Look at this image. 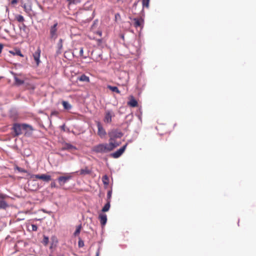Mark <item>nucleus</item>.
I'll return each instance as SVG.
<instances>
[{"label": "nucleus", "mask_w": 256, "mask_h": 256, "mask_svg": "<svg viewBox=\"0 0 256 256\" xmlns=\"http://www.w3.org/2000/svg\"><path fill=\"white\" fill-rule=\"evenodd\" d=\"M12 130L14 133V136H17L22 134V130H28L30 131L34 130L33 128L30 125L26 124H20L18 123H14L13 124Z\"/></svg>", "instance_id": "obj_1"}, {"label": "nucleus", "mask_w": 256, "mask_h": 256, "mask_svg": "<svg viewBox=\"0 0 256 256\" xmlns=\"http://www.w3.org/2000/svg\"><path fill=\"white\" fill-rule=\"evenodd\" d=\"M114 148V146L112 142L109 144H102L96 145L92 148V150L96 152H107L112 150Z\"/></svg>", "instance_id": "obj_2"}, {"label": "nucleus", "mask_w": 256, "mask_h": 256, "mask_svg": "<svg viewBox=\"0 0 256 256\" xmlns=\"http://www.w3.org/2000/svg\"><path fill=\"white\" fill-rule=\"evenodd\" d=\"M108 136H110V142H112L115 148L118 145V144L115 142V139L122 138L123 134L118 130H113L108 132Z\"/></svg>", "instance_id": "obj_3"}, {"label": "nucleus", "mask_w": 256, "mask_h": 256, "mask_svg": "<svg viewBox=\"0 0 256 256\" xmlns=\"http://www.w3.org/2000/svg\"><path fill=\"white\" fill-rule=\"evenodd\" d=\"M132 12L133 14L136 16H142V14H144V9L139 4V1H137L134 4L132 8Z\"/></svg>", "instance_id": "obj_4"}, {"label": "nucleus", "mask_w": 256, "mask_h": 256, "mask_svg": "<svg viewBox=\"0 0 256 256\" xmlns=\"http://www.w3.org/2000/svg\"><path fill=\"white\" fill-rule=\"evenodd\" d=\"M144 14H142V16H139L138 18H132L130 17V19L133 22L134 26L136 28H142L144 26V20L143 16Z\"/></svg>", "instance_id": "obj_5"}, {"label": "nucleus", "mask_w": 256, "mask_h": 256, "mask_svg": "<svg viewBox=\"0 0 256 256\" xmlns=\"http://www.w3.org/2000/svg\"><path fill=\"white\" fill-rule=\"evenodd\" d=\"M73 178V173H64L62 176H59L58 180L60 186H62Z\"/></svg>", "instance_id": "obj_6"}, {"label": "nucleus", "mask_w": 256, "mask_h": 256, "mask_svg": "<svg viewBox=\"0 0 256 256\" xmlns=\"http://www.w3.org/2000/svg\"><path fill=\"white\" fill-rule=\"evenodd\" d=\"M58 22H56L53 26H51L50 29V34L51 38L56 40L58 37Z\"/></svg>", "instance_id": "obj_7"}, {"label": "nucleus", "mask_w": 256, "mask_h": 256, "mask_svg": "<svg viewBox=\"0 0 256 256\" xmlns=\"http://www.w3.org/2000/svg\"><path fill=\"white\" fill-rule=\"evenodd\" d=\"M32 178L36 179L42 180L44 182H48L51 180V176L50 175L42 174H34L32 176Z\"/></svg>", "instance_id": "obj_8"}, {"label": "nucleus", "mask_w": 256, "mask_h": 256, "mask_svg": "<svg viewBox=\"0 0 256 256\" xmlns=\"http://www.w3.org/2000/svg\"><path fill=\"white\" fill-rule=\"evenodd\" d=\"M96 124L98 129V136H100L101 138H104L106 134V132L105 130L104 129L102 124L100 122H96Z\"/></svg>", "instance_id": "obj_9"}, {"label": "nucleus", "mask_w": 256, "mask_h": 256, "mask_svg": "<svg viewBox=\"0 0 256 256\" xmlns=\"http://www.w3.org/2000/svg\"><path fill=\"white\" fill-rule=\"evenodd\" d=\"M114 116V114L112 111L110 110H106L105 112L104 122L107 124L110 123L112 121V117Z\"/></svg>", "instance_id": "obj_10"}, {"label": "nucleus", "mask_w": 256, "mask_h": 256, "mask_svg": "<svg viewBox=\"0 0 256 256\" xmlns=\"http://www.w3.org/2000/svg\"><path fill=\"white\" fill-rule=\"evenodd\" d=\"M8 196L6 194H0V208H6L8 207V205L6 202L4 200Z\"/></svg>", "instance_id": "obj_11"}, {"label": "nucleus", "mask_w": 256, "mask_h": 256, "mask_svg": "<svg viewBox=\"0 0 256 256\" xmlns=\"http://www.w3.org/2000/svg\"><path fill=\"white\" fill-rule=\"evenodd\" d=\"M127 144H125L122 147L120 148L119 150H118L116 152L112 154V156L114 158H118L124 152L125 150V149L126 147Z\"/></svg>", "instance_id": "obj_12"}, {"label": "nucleus", "mask_w": 256, "mask_h": 256, "mask_svg": "<svg viewBox=\"0 0 256 256\" xmlns=\"http://www.w3.org/2000/svg\"><path fill=\"white\" fill-rule=\"evenodd\" d=\"M41 50L40 48H38L36 50L33 54V58L37 66H38L40 62V56Z\"/></svg>", "instance_id": "obj_13"}, {"label": "nucleus", "mask_w": 256, "mask_h": 256, "mask_svg": "<svg viewBox=\"0 0 256 256\" xmlns=\"http://www.w3.org/2000/svg\"><path fill=\"white\" fill-rule=\"evenodd\" d=\"M98 219L101 225L103 226H105L107 222V216L106 214H100L98 216Z\"/></svg>", "instance_id": "obj_14"}, {"label": "nucleus", "mask_w": 256, "mask_h": 256, "mask_svg": "<svg viewBox=\"0 0 256 256\" xmlns=\"http://www.w3.org/2000/svg\"><path fill=\"white\" fill-rule=\"evenodd\" d=\"M92 170L91 168L88 167H85L84 168H82L80 171V174L84 176L86 174H89L92 173Z\"/></svg>", "instance_id": "obj_15"}, {"label": "nucleus", "mask_w": 256, "mask_h": 256, "mask_svg": "<svg viewBox=\"0 0 256 256\" xmlns=\"http://www.w3.org/2000/svg\"><path fill=\"white\" fill-rule=\"evenodd\" d=\"M12 74L14 76L15 84L16 86H20L24 84V80L18 78L16 74L12 72Z\"/></svg>", "instance_id": "obj_16"}, {"label": "nucleus", "mask_w": 256, "mask_h": 256, "mask_svg": "<svg viewBox=\"0 0 256 256\" xmlns=\"http://www.w3.org/2000/svg\"><path fill=\"white\" fill-rule=\"evenodd\" d=\"M138 102L132 96L130 100L128 102V104L131 107H136L138 106Z\"/></svg>", "instance_id": "obj_17"}, {"label": "nucleus", "mask_w": 256, "mask_h": 256, "mask_svg": "<svg viewBox=\"0 0 256 256\" xmlns=\"http://www.w3.org/2000/svg\"><path fill=\"white\" fill-rule=\"evenodd\" d=\"M78 80L80 82H90V78L88 76L83 74L80 76L78 78Z\"/></svg>", "instance_id": "obj_18"}, {"label": "nucleus", "mask_w": 256, "mask_h": 256, "mask_svg": "<svg viewBox=\"0 0 256 256\" xmlns=\"http://www.w3.org/2000/svg\"><path fill=\"white\" fill-rule=\"evenodd\" d=\"M110 206V202L108 200L106 204L102 208V212H106L108 211Z\"/></svg>", "instance_id": "obj_19"}, {"label": "nucleus", "mask_w": 256, "mask_h": 256, "mask_svg": "<svg viewBox=\"0 0 256 256\" xmlns=\"http://www.w3.org/2000/svg\"><path fill=\"white\" fill-rule=\"evenodd\" d=\"M107 88L113 92H115L117 94H120V91L116 86H113L108 85Z\"/></svg>", "instance_id": "obj_20"}, {"label": "nucleus", "mask_w": 256, "mask_h": 256, "mask_svg": "<svg viewBox=\"0 0 256 256\" xmlns=\"http://www.w3.org/2000/svg\"><path fill=\"white\" fill-rule=\"evenodd\" d=\"M62 104L66 110H68L72 108V106L68 102L62 101Z\"/></svg>", "instance_id": "obj_21"}, {"label": "nucleus", "mask_w": 256, "mask_h": 256, "mask_svg": "<svg viewBox=\"0 0 256 256\" xmlns=\"http://www.w3.org/2000/svg\"><path fill=\"white\" fill-rule=\"evenodd\" d=\"M10 52L13 55H18L21 57H23L24 55L22 54L21 51L20 50H16L15 52L14 51H10Z\"/></svg>", "instance_id": "obj_22"}, {"label": "nucleus", "mask_w": 256, "mask_h": 256, "mask_svg": "<svg viewBox=\"0 0 256 256\" xmlns=\"http://www.w3.org/2000/svg\"><path fill=\"white\" fill-rule=\"evenodd\" d=\"M150 0H142V8H149V3Z\"/></svg>", "instance_id": "obj_23"}, {"label": "nucleus", "mask_w": 256, "mask_h": 256, "mask_svg": "<svg viewBox=\"0 0 256 256\" xmlns=\"http://www.w3.org/2000/svg\"><path fill=\"white\" fill-rule=\"evenodd\" d=\"M22 7L24 8V11L27 13H29L32 10V8L30 5L24 4Z\"/></svg>", "instance_id": "obj_24"}, {"label": "nucleus", "mask_w": 256, "mask_h": 256, "mask_svg": "<svg viewBox=\"0 0 256 256\" xmlns=\"http://www.w3.org/2000/svg\"><path fill=\"white\" fill-rule=\"evenodd\" d=\"M102 180L104 185H108L109 183L108 177L106 175H104L102 178Z\"/></svg>", "instance_id": "obj_25"}, {"label": "nucleus", "mask_w": 256, "mask_h": 256, "mask_svg": "<svg viewBox=\"0 0 256 256\" xmlns=\"http://www.w3.org/2000/svg\"><path fill=\"white\" fill-rule=\"evenodd\" d=\"M16 19L20 22H24V18L23 16L20 14H18L16 16Z\"/></svg>", "instance_id": "obj_26"}, {"label": "nucleus", "mask_w": 256, "mask_h": 256, "mask_svg": "<svg viewBox=\"0 0 256 256\" xmlns=\"http://www.w3.org/2000/svg\"><path fill=\"white\" fill-rule=\"evenodd\" d=\"M79 56H80L82 57L83 58H87L88 56V55H87V56H84V48H80Z\"/></svg>", "instance_id": "obj_27"}, {"label": "nucleus", "mask_w": 256, "mask_h": 256, "mask_svg": "<svg viewBox=\"0 0 256 256\" xmlns=\"http://www.w3.org/2000/svg\"><path fill=\"white\" fill-rule=\"evenodd\" d=\"M81 229H82V225L80 224L76 227V230L75 232H74V235L75 236H78L80 232Z\"/></svg>", "instance_id": "obj_28"}, {"label": "nucleus", "mask_w": 256, "mask_h": 256, "mask_svg": "<svg viewBox=\"0 0 256 256\" xmlns=\"http://www.w3.org/2000/svg\"><path fill=\"white\" fill-rule=\"evenodd\" d=\"M14 168L16 170H17L18 172H24V173L27 172V170H24L22 168L18 167V166H15Z\"/></svg>", "instance_id": "obj_29"}, {"label": "nucleus", "mask_w": 256, "mask_h": 256, "mask_svg": "<svg viewBox=\"0 0 256 256\" xmlns=\"http://www.w3.org/2000/svg\"><path fill=\"white\" fill-rule=\"evenodd\" d=\"M48 242H49L48 238V236H44V238H43V240H42V244L44 246H46L48 244Z\"/></svg>", "instance_id": "obj_30"}, {"label": "nucleus", "mask_w": 256, "mask_h": 256, "mask_svg": "<svg viewBox=\"0 0 256 256\" xmlns=\"http://www.w3.org/2000/svg\"><path fill=\"white\" fill-rule=\"evenodd\" d=\"M112 191L109 190V191L108 192V194H107L106 202H108V200H109L110 202V198H111V197H112Z\"/></svg>", "instance_id": "obj_31"}, {"label": "nucleus", "mask_w": 256, "mask_h": 256, "mask_svg": "<svg viewBox=\"0 0 256 256\" xmlns=\"http://www.w3.org/2000/svg\"><path fill=\"white\" fill-rule=\"evenodd\" d=\"M58 48L60 50L62 48V39H60L59 40V42L58 44Z\"/></svg>", "instance_id": "obj_32"}, {"label": "nucleus", "mask_w": 256, "mask_h": 256, "mask_svg": "<svg viewBox=\"0 0 256 256\" xmlns=\"http://www.w3.org/2000/svg\"><path fill=\"white\" fill-rule=\"evenodd\" d=\"M32 230L33 231H36L37 230L38 227H37V226L36 225L32 224Z\"/></svg>", "instance_id": "obj_33"}, {"label": "nucleus", "mask_w": 256, "mask_h": 256, "mask_svg": "<svg viewBox=\"0 0 256 256\" xmlns=\"http://www.w3.org/2000/svg\"><path fill=\"white\" fill-rule=\"evenodd\" d=\"M84 246V242L82 240H79L78 242V246L80 247H82Z\"/></svg>", "instance_id": "obj_34"}, {"label": "nucleus", "mask_w": 256, "mask_h": 256, "mask_svg": "<svg viewBox=\"0 0 256 256\" xmlns=\"http://www.w3.org/2000/svg\"><path fill=\"white\" fill-rule=\"evenodd\" d=\"M50 186L52 188H56V186L54 182H52L50 184Z\"/></svg>", "instance_id": "obj_35"}, {"label": "nucleus", "mask_w": 256, "mask_h": 256, "mask_svg": "<svg viewBox=\"0 0 256 256\" xmlns=\"http://www.w3.org/2000/svg\"><path fill=\"white\" fill-rule=\"evenodd\" d=\"M18 0H12L11 1V2H10V4H12L14 5V4H16L18 3Z\"/></svg>", "instance_id": "obj_36"}, {"label": "nucleus", "mask_w": 256, "mask_h": 256, "mask_svg": "<svg viewBox=\"0 0 256 256\" xmlns=\"http://www.w3.org/2000/svg\"><path fill=\"white\" fill-rule=\"evenodd\" d=\"M3 48V45L0 44V54L2 52V50Z\"/></svg>", "instance_id": "obj_37"}, {"label": "nucleus", "mask_w": 256, "mask_h": 256, "mask_svg": "<svg viewBox=\"0 0 256 256\" xmlns=\"http://www.w3.org/2000/svg\"><path fill=\"white\" fill-rule=\"evenodd\" d=\"M74 148V147H73L72 146H71V145H68V148L71 149V148Z\"/></svg>", "instance_id": "obj_38"}, {"label": "nucleus", "mask_w": 256, "mask_h": 256, "mask_svg": "<svg viewBox=\"0 0 256 256\" xmlns=\"http://www.w3.org/2000/svg\"><path fill=\"white\" fill-rule=\"evenodd\" d=\"M118 16H119V17L120 16V14H116V15H115L116 18H117V17H118Z\"/></svg>", "instance_id": "obj_39"}, {"label": "nucleus", "mask_w": 256, "mask_h": 256, "mask_svg": "<svg viewBox=\"0 0 256 256\" xmlns=\"http://www.w3.org/2000/svg\"><path fill=\"white\" fill-rule=\"evenodd\" d=\"M68 0L70 1V4H72V3H74V2L73 0Z\"/></svg>", "instance_id": "obj_40"}, {"label": "nucleus", "mask_w": 256, "mask_h": 256, "mask_svg": "<svg viewBox=\"0 0 256 256\" xmlns=\"http://www.w3.org/2000/svg\"><path fill=\"white\" fill-rule=\"evenodd\" d=\"M99 254H100L99 252L98 251L97 252L96 254V256H99Z\"/></svg>", "instance_id": "obj_41"}, {"label": "nucleus", "mask_w": 256, "mask_h": 256, "mask_svg": "<svg viewBox=\"0 0 256 256\" xmlns=\"http://www.w3.org/2000/svg\"><path fill=\"white\" fill-rule=\"evenodd\" d=\"M98 34H99L100 35H101V32H98Z\"/></svg>", "instance_id": "obj_42"}, {"label": "nucleus", "mask_w": 256, "mask_h": 256, "mask_svg": "<svg viewBox=\"0 0 256 256\" xmlns=\"http://www.w3.org/2000/svg\"><path fill=\"white\" fill-rule=\"evenodd\" d=\"M52 248V246H51L50 247V248Z\"/></svg>", "instance_id": "obj_43"}, {"label": "nucleus", "mask_w": 256, "mask_h": 256, "mask_svg": "<svg viewBox=\"0 0 256 256\" xmlns=\"http://www.w3.org/2000/svg\"><path fill=\"white\" fill-rule=\"evenodd\" d=\"M58 256H64L63 254H62V255H60Z\"/></svg>", "instance_id": "obj_44"}, {"label": "nucleus", "mask_w": 256, "mask_h": 256, "mask_svg": "<svg viewBox=\"0 0 256 256\" xmlns=\"http://www.w3.org/2000/svg\"><path fill=\"white\" fill-rule=\"evenodd\" d=\"M49 256H53L52 255V254H50Z\"/></svg>", "instance_id": "obj_45"}]
</instances>
